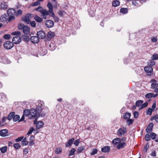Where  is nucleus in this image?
Here are the masks:
<instances>
[{
  "label": "nucleus",
  "mask_w": 158,
  "mask_h": 158,
  "mask_svg": "<svg viewBox=\"0 0 158 158\" xmlns=\"http://www.w3.org/2000/svg\"><path fill=\"white\" fill-rule=\"evenodd\" d=\"M12 35H17L13 37L12 39V41L13 43L15 44H17L21 42V39L19 36L21 35L20 32L18 31H14L12 32Z\"/></svg>",
  "instance_id": "1"
},
{
  "label": "nucleus",
  "mask_w": 158,
  "mask_h": 158,
  "mask_svg": "<svg viewBox=\"0 0 158 158\" xmlns=\"http://www.w3.org/2000/svg\"><path fill=\"white\" fill-rule=\"evenodd\" d=\"M47 6L49 9V12L50 13L49 16L53 17L55 22H59V18L58 17L55 16V14L53 11V6L52 4L50 2H48L47 4Z\"/></svg>",
  "instance_id": "2"
},
{
  "label": "nucleus",
  "mask_w": 158,
  "mask_h": 158,
  "mask_svg": "<svg viewBox=\"0 0 158 158\" xmlns=\"http://www.w3.org/2000/svg\"><path fill=\"white\" fill-rule=\"evenodd\" d=\"M30 115L32 118H34L35 119V120L34 121V123H35L36 121H37L36 119L40 116V114L37 112L36 110L33 108L31 109Z\"/></svg>",
  "instance_id": "3"
},
{
  "label": "nucleus",
  "mask_w": 158,
  "mask_h": 158,
  "mask_svg": "<svg viewBox=\"0 0 158 158\" xmlns=\"http://www.w3.org/2000/svg\"><path fill=\"white\" fill-rule=\"evenodd\" d=\"M127 128L124 127H122L119 128L117 131V134L118 135L119 137H121L127 133Z\"/></svg>",
  "instance_id": "4"
},
{
  "label": "nucleus",
  "mask_w": 158,
  "mask_h": 158,
  "mask_svg": "<svg viewBox=\"0 0 158 158\" xmlns=\"http://www.w3.org/2000/svg\"><path fill=\"white\" fill-rule=\"evenodd\" d=\"M37 106L36 108V110L37 111V112L39 114H40V115H41V116L44 117L45 116L46 113L48 112L47 111L45 112H44V111L41 113L43 108V107L40 106L39 104H37Z\"/></svg>",
  "instance_id": "5"
},
{
  "label": "nucleus",
  "mask_w": 158,
  "mask_h": 158,
  "mask_svg": "<svg viewBox=\"0 0 158 158\" xmlns=\"http://www.w3.org/2000/svg\"><path fill=\"white\" fill-rule=\"evenodd\" d=\"M144 70L147 73L148 76H151L153 75V69L151 66H146L144 67Z\"/></svg>",
  "instance_id": "6"
},
{
  "label": "nucleus",
  "mask_w": 158,
  "mask_h": 158,
  "mask_svg": "<svg viewBox=\"0 0 158 158\" xmlns=\"http://www.w3.org/2000/svg\"><path fill=\"white\" fill-rule=\"evenodd\" d=\"M14 45L11 41H7L4 44V47L7 49H11L13 47Z\"/></svg>",
  "instance_id": "7"
},
{
  "label": "nucleus",
  "mask_w": 158,
  "mask_h": 158,
  "mask_svg": "<svg viewBox=\"0 0 158 158\" xmlns=\"http://www.w3.org/2000/svg\"><path fill=\"white\" fill-rule=\"evenodd\" d=\"M31 14H27L23 18V21L25 22L27 24H29L30 23V18L31 17Z\"/></svg>",
  "instance_id": "8"
},
{
  "label": "nucleus",
  "mask_w": 158,
  "mask_h": 158,
  "mask_svg": "<svg viewBox=\"0 0 158 158\" xmlns=\"http://www.w3.org/2000/svg\"><path fill=\"white\" fill-rule=\"evenodd\" d=\"M45 24L47 27L51 28L53 27L54 24V22L52 20H48L46 21Z\"/></svg>",
  "instance_id": "9"
},
{
  "label": "nucleus",
  "mask_w": 158,
  "mask_h": 158,
  "mask_svg": "<svg viewBox=\"0 0 158 158\" xmlns=\"http://www.w3.org/2000/svg\"><path fill=\"white\" fill-rule=\"evenodd\" d=\"M37 37L39 39H43L45 37V32L42 31H40L37 33Z\"/></svg>",
  "instance_id": "10"
},
{
  "label": "nucleus",
  "mask_w": 158,
  "mask_h": 158,
  "mask_svg": "<svg viewBox=\"0 0 158 158\" xmlns=\"http://www.w3.org/2000/svg\"><path fill=\"white\" fill-rule=\"evenodd\" d=\"M153 126V124L152 123H150L148 125L146 129L147 133H150L152 131Z\"/></svg>",
  "instance_id": "11"
},
{
  "label": "nucleus",
  "mask_w": 158,
  "mask_h": 158,
  "mask_svg": "<svg viewBox=\"0 0 158 158\" xmlns=\"http://www.w3.org/2000/svg\"><path fill=\"white\" fill-rule=\"evenodd\" d=\"M47 46V47L49 50L52 51L54 50L56 48V45L54 42H51Z\"/></svg>",
  "instance_id": "12"
},
{
  "label": "nucleus",
  "mask_w": 158,
  "mask_h": 158,
  "mask_svg": "<svg viewBox=\"0 0 158 158\" xmlns=\"http://www.w3.org/2000/svg\"><path fill=\"white\" fill-rule=\"evenodd\" d=\"M151 88L154 89V91L156 93H158V83H152L151 84Z\"/></svg>",
  "instance_id": "13"
},
{
  "label": "nucleus",
  "mask_w": 158,
  "mask_h": 158,
  "mask_svg": "<svg viewBox=\"0 0 158 158\" xmlns=\"http://www.w3.org/2000/svg\"><path fill=\"white\" fill-rule=\"evenodd\" d=\"M8 16L6 14L2 15L0 18L1 21L3 23H5L8 21Z\"/></svg>",
  "instance_id": "14"
},
{
  "label": "nucleus",
  "mask_w": 158,
  "mask_h": 158,
  "mask_svg": "<svg viewBox=\"0 0 158 158\" xmlns=\"http://www.w3.org/2000/svg\"><path fill=\"white\" fill-rule=\"evenodd\" d=\"M31 42L33 43H38L39 41V39L37 36H31L30 38Z\"/></svg>",
  "instance_id": "15"
},
{
  "label": "nucleus",
  "mask_w": 158,
  "mask_h": 158,
  "mask_svg": "<svg viewBox=\"0 0 158 158\" xmlns=\"http://www.w3.org/2000/svg\"><path fill=\"white\" fill-rule=\"evenodd\" d=\"M7 15L11 16V15H15L16 13V11L15 9L12 8L9 9L7 10Z\"/></svg>",
  "instance_id": "16"
},
{
  "label": "nucleus",
  "mask_w": 158,
  "mask_h": 158,
  "mask_svg": "<svg viewBox=\"0 0 158 158\" xmlns=\"http://www.w3.org/2000/svg\"><path fill=\"white\" fill-rule=\"evenodd\" d=\"M75 139L73 138L69 139L67 141L65 144V147H69L71 146L73 142L74 141Z\"/></svg>",
  "instance_id": "17"
},
{
  "label": "nucleus",
  "mask_w": 158,
  "mask_h": 158,
  "mask_svg": "<svg viewBox=\"0 0 158 158\" xmlns=\"http://www.w3.org/2000/svg\"><path fill=\"white\" fill-rule=\"evenodd\" d=\"M0 7L2 9L5 10L7 9L8 5L7 2H2L1 3Z\"/></svg>",
  "instance_id": "18"
},
{
  "label": "nucleus",
  "mask_w": 158,
  "mask_h": 158,
  "mask_svg": "<svg viewBox=\"0 0 158 158\" xmlns=\"http://www.w3.org/2000/svg\"><path fill=\"white\" fill-rule=\"evenodd\" d=\"M30 28L28 26L25 25L23 29V32L25 34H28L30 33Z\"/></svg>",
  "instance_id": "19"
},
{
  "label": "nucleus",
  "mask_w": 158,
  "mask_h": 158,
  "mask_svg": "<svg viewBox=\"0 0 158 158\" xmlns=\"http://www.w3.org/2000/svg\"><path fill=\"white\" fill-rule=\"evenodd\" d=\"M126 144L124 142L119 143L117 146V148L118 149H120L123 148L126 146Z\"/></svg>",
  "instance_id": "20"
},
{
  "label": "nucleus",
  "mask_w": 158,
  "mask_h": 158,
  "mask_svg": "<svg viewBox=\"0 0 158 158\" xmlns=\"http://www.w3.org/2000/svg\"><path fill=\"white\" fill-rule=\"evenodd\" d=\"M110 150V146H106L101 149V151L103 152H109Z\"/></svg>",
  "instance_id": "21"
},
{
  "label": "nucleus",
  "mask_w": 158,
  "mask_h": 158,
  "mask_svg": "<svg viewBox=\"0 0 158 158\" xmlns=\"http://www.w3.org/2000/svg\"><path fill=\"white\" fill-rule=\"evenodd\" d=\"M55 35L54 32L50 31L48 33L47 36L48 38L51 39L53 38Z\"/></svg>",
  "instance_id": "22"
},
{
  "label": "nucleus",
  "mask_w": 158,
  "mask_h": 158,
  "mask_svg": "<svg viewBox=\"0 0 158 158\" xmlns=\"http://www.w3.org/2000/svg\"><path fill=\"white\" fill-rule=\"evenodd\" d=\"M41 14L43 17H44L45 16L48 15H49L50 13L49 12V10L48 11L44 9Z\"/></svg>",
  "instance_id": "23"
},
{
  "label": "nucleus",
  "mask_w": 158,
  "mask_h": 158,
  "mask_svg": "<svg viewBox=\"0 0 158 158\" xmlns=\"http://www.w3.org/2000/svg\"><path fill=\"white\" fill-rule=\"evenodd\" d=\"M8 132V130L6 129H4L0 131V135L2 136H5L6 134Z\"/></svg>",
  "instance_id": "24"
},
{
  "label": "nucleus",
  "mask_w": 158,
  "mask_h": 158,
  "mask_svg": "<svg viewBox=\"0 0 158 158\" xmlns=\"http://www.w3.org/2000/svg\"><path fill=\"white\" fill-rule=\"evenodd\" d=\"M131 116V114L130 113L126 112L124 114L123 118L124 119H127L130 118Z\"/></svg>",
  "instance_id": "25"
},
{
  "label": "nucleus",
  "mask_w": 158,
  "mask_h": 158,
  "mask_svg": "<svg viewBox=\"0 0 158 158\" xmlns=\"http://www.w3.org/2000/svg\"><path fill=\"white\" fill-rule=\"evenodd\" d=\"M44 125L43 122L41 121L38 122L36 123V127L37 129H40Z\"/></svg>",
  "instance_id": "26"
},
{
  "label": "nucleus",
  "mask_w": 158,
  "mask_h": 158,
  "mask_svg": "<svg viewBox=\"0 0 158 158\" xmlns=\"http://www.w3.org/2000/svg\"><path fill=\"white\" fill-rule=\"evenodd\" d=\"M120 5V2L117 0L113 1L112 3V6L114 7H116L119 6Z\"/></svg>",
  "instance_id": "27"
},
{
  "label": "nucleus",
  "mask_w": 158,
  "mask_h": 158,
  "mask_svg": "<svg viewBox=\"0 0 158 158\" xmlns=\"http://www.w3.org/2000/svg\"><path fill=\"white\" fill-rule=\"evenodd\" d=\"M120 142L121 139L118 138L114 139L112 141V143L115 145L117 144L118 143Z\"/></svg>",
  "instance_id": "28"
},
{
  "label": "nucleus",
  "mask_w": 158,
  "mask_h": 158,
  "mask_svg": "<svg viewBox=\"0 0 158 158\" xmlns=\"http://www.w3.org/2000/svg\"><path fill=\"white\" fill-rule=\"evenodd\" d=\"M85 146H83L78 147L77 150L78 154H79L85 150Z\"/></svg>",
  "instance_id": "29"
},
{
  "label": "nucleus",
  "mask_w": 158,
  "mask_h": 158,
  "mask_svg": "<svg viewBox=\"0 0 158 158\" xmlns=\"http://www.w3.org/2000/svg\"><path fill=\"white\" fill-rule=\"evenodd\" d=\"M34 19L36 22L39 23L42 22L43 21V19L42 18L37 15H36Z\"/></svg>",
  "instance_id": "30"
},
{
  "label": "nucleus",
  "mask_w": 158,
  "mask_h": 158,
  "mask_svg": "<svg viewBox=\"0 0 158 158\" xmlns=\"http://www.w3.org/2000/svg\"><path fill=\"white\" fill-rule=\"evenodd\" d=\"M15 114V113L13 112H12L10 113L9 114L8 117H7V119L9 120H10L12 118H13V117L14 116V115Z\"/></svg>",
  "instance_id": "31"
},
{
  "label": "nucleus",
  "mask_w": 158,
  "mask_h": 158,
  "mask_svg": "<svg viewBox=\"0 0 158 158\" xmlns=\"http://www.w3.org/2000/svg\"><path fill=\"white\" fill-rule=\"evenodd\" d=\"M30 114V110L26 109L24 110L23 114L26 116L27 117Z\"/></svg>",
  "instance_id": "32"
},
{
  "label": "nucleus",
  "mask_w": 158,
  "mask_h": 158,
  "mask_svg": "<svg viewBox=\"0 0 158 158\" xmlns=\"http://www.w3.org/2000/svg\"><path fill=\"white\" fill-rule=\"evenodd\" d=\"M143 102V101L141 100H138L136 102L135 105L137 107H139V106H141Z\"/></svg>",
  "instance_id": "33"
},
{
  "label": "nucleus",
  "mask_w": 158,
  "mask_h": 158,
  "mask_svg": "<svg viewBox=\"0 0 158 158\" xmlns=\"http://www.w3.org/2000/svg\"><path fill=\"white\" fill-rule=\"evenodd\" d=\"M23 140L22 141V146H26L28 144V142L27 141H26V137L23 139Z\"/></svg>",
  "instance_id": "34"
},
{
  "label": "nucleus",
  "mask_w": 158,
  "mask_h": 158,
  "mask_svg": "<svg viewBox=\"0 0 158 158\" xmlns=\"http://www.w3.org/2000/svg\"><path fill=\"white\" fill-rule=\"evenodd\" d=\"M20 116L19 115H16L14 116L13 119L14 122H15L19 119Z\"/></svg>",
  "instance_id": "35"
},
{
  "label": "nucleus",
  "mask_w": 158,
  "mask_h": 158,
  "mask_svg": "<svg viewBox=\"0 0 158 158\" xmlns=\"http://www.w3.org/2000/svg\"><path fill=\"white\" fill-rule=\"evenodd\" d=\"M7 147L6 146L0 148V150L1 151V152L2 153H5L7 151Z\"/></svg>",
  "instance_id": "36"
},
{
  "label": "nucleus",
  "mask_w": 158,
  "mask_h": 158,
  "mask_svg": "<svg viewBox=\"0 0 158 158\" xmlns=\"http://www.w3.org/2000/svg\"><path fill=\"white\" fill-rule=\"evenodd\" d=\"M120 12L122 13L125 14L128 12V9L126 8H121L120 10Z\"/></svg>",
  "instance_id": "37"
},
{
  "label": "nucleus",
  "mask_w": 158,
  "mask_h": 158,
  "mask_svg": "<svg viewBox=\"0 0 158 158\" xmlns=\"http://www.w3.org/2000/svg\"><path fill=\"white\" fill-rule=\"evenodd\" d=\"M76 151V149L74 148H72L70 151L69 152V155L70 156H72L74 155Z\"/></svg>",
  "instance_id": "38"
},
{
  "label": "nucleus",
  "mask_w": 158,
  "mask_h": 158,
  "mask_svg": "<svg viewBox=\"0 0 158 158\" xmlns=\"http://www.w3.org/2000/svg\"><path fill=\"white\" fill-rule=\"evenodd\" d=\"M155 119L157 123H158V114L154 116L151 118V120L152 121Z\"/></svg>",
  "instance_id": "39"
},
{
  "label": "nucleus",
  "mask_w": 158,
  "mask_h": 158,
  "mask_svg": "<svg viewBox=\"0 0 158 158\" xmlns=\"http://www.w3.org/2000/svg\"><path fill=\"white\" fill-rule=\"evenodd\" d=\"M154 94L153 93H150L146 94L145 97L146 98H150L153 97Z\"/></svg>",
  "instance_id": "40"
},
{
  "label": "nucleus",
  "mask_w": 158,
  "mask_h": 158,
  "mask_svg": "<svg viewBox=\"0 0 158 158\" xmlns=\"http://www.w3.org/2000/svg\"><path fill=\"white\" fill-rule=\"evenodd\" d=\"M126 123L129 126L130 125L132 124L134 121V120L131 119H127Z\"/></svg>",
  "instance_id": "41"
},
{
  "label": "nucleus",
  "mask_w": 158,
  "mask_h": 158,
  "mask_svg": "<svg viewBox=\"0 0 158 158\" xmlns=\"http://www.w3.org/2000/svg\"><path fill=\"white\" fill-rule=\"evenodd\" d=\"M14 15H11V16L8 15V22H10V21L14 20L15 19V18Z\"/></svg>",
  "instance_id": "42"
},
{
  "label": "nucleus",
  "mask_w": 158,
  "mask_h": 158,
  "mask_svg": "<svg viewBox=\"0 0 158 158\" xmlns=\"http://www.w3.org/2000/svg\"><path fill=\"white\" fill-rule=\"evenodd\" d=\"M14 147L15 149H18L20 148L21 146L18 143H15L14 144Z\"/></svg>",
  "instance_id": "43"
},
{
  "label": "nucleus",
  "mask_w": 158,
  "mask_h": 158,
  "mask_svg": "<svg viewBox=\"0 0 158 158\" xmlns=\"http://www.w3.org/2000/svg\"><path fill=\"white\" fill-rule=\"evenodd\" d=\"M148 105V103L147 102H145L143 104H142L141 106L139 108V110H140L143 108L146 107Z\"/></svg>",
  "instance_id": "44"
},
{
  "label": "nucleus",
  "mask_w": 158,
  "mask_h": 158,
  "mask_svg": "<svg viewBox=\"0 0 158 158\" xmlns=\"http://www.w3.org/2000/svg\"><path fill=\"white\" fill-rule=\"evenodd\" d=\"M62 149L61 148H58L56 149L55 151V153L56 154H59L61 152Z\"/></svg>",
  "instance_id": "45"
},
{
  "label": "nucleus",
  "mask_w": 158,
  "mask_h": 158,
  "mask_svg": "<svg viewBox=\"0 0 158 158\" xmlns=\"http://www.w3.org/2000/svg\"><path fill=\"white\" fill-rule=\"evenodd\" d=\"M151 137L153 139H155L156 136V135L154 133H151L150 134Z\"/></svg>",
  "instance_id": "46"
},
{
  "label": "nucleus",
  "mask_w": 158,
  "mask_h": 158,
  "mask_svg": "<svg viewBox=\"0 0 158 158\" xmlns=\"http://www.w3.org/2000/svg\"><path fill=\"white\" fill-rule=\"evenodd\" d=\"M98 151L96 148H94L93 149V151L91 153V155H94L97 153Z\"/></svg>",
  "instance_id": "47"
},
{
  "label": "nucleus",
  "mask_w": 158,
  "mask_h": 158,
  "mask_svg": "<svg viewBox=\"0 0 158 158\" xmlns=\"http://www.w3.org/2000/svg\"><path fill=\"white\" fill-rule=\"evenodd\" d=\"M35 9L36 10L40 12L41 13L44 9L42 7L39 6L37 8Z\"/></svg>",
  "instance_id": "48"
},
{
  "label": "nucleus",
  "mask_w": 158,
  "mask_h": 158,
  "mask_svg": "<svg viewBox=\"0 0 158 158\" xmlns=\"http://www.w3.org/2000/svg\"><path fill=\"white\" fill-rule=\"evenodd\" d=\"M23 39L25 41L28 42L30 40V38L28 36H24L23 37Z\"/></svg>",
  "instance_id": "49"
},
{
  "label": "nucleus",
  "mask_w": 158,
  "mask_h": 158,
  "mask_svg": "<svg viewBox=\"0 0 158 158\" xmlns=\"http://www.w3.org/2000/svg\"><path fill=\"white\" fill-rule=\"evenodd\" d=\"M34 130V128L33 127H31L29 131H28L27 134V135H29L31 134L32 132Z\"/></svg>",
  "instance_id": "50"
},
{
  "label": "nucleus",
  "mask_w": 158,
  "mask_h": 158,
  "mask_svg": "<svg viewBox=\"0 0 158 158\" xmlns=\"http://www.w3.org/2000/svg\"><path fill=\"white\" fill-rule=\"evenodd\" d=\"M10 35L9 34H5L3 36V38L6 40H8L10 37Z\"/></svg>",
  "instance_id": "51"
},
{
  "label": "nucleus",
  "mask_w": 158,
  "mask_h": 158,
  "mask_svg": "<svg viewBox=\"0 0 158 158\" xmlns=\"http://www.w3.org/2000/svg\"><path fill=\"white\" fill-rule=\"evenodd\" d=\"M152 59L153 60L158 59V55L157 54L153 55L152 57Z\"/></svg>",
  "instance_id": "52"
},
{
  "label": "nucleus",
  "mask_w": 158,
  "mask_h": 158,
  "mask_svg": "<svg viewBox=\"0 0 158 158\" xmlns=\"http://www.w3.org/2000/svg\"><path fill=\"white\" fill-rule=\"evenodd\" d=\"M80 143V140L79 139L76 140L74 143V144L76 146H77Z\"/></svg>",
  "instance_id": "53"
},
{
  "label": "nucleus",
  "mask_w": 158,
  "mask_h": 158,
  "mask_svg": "<svg viewBox=\"0 0 158 158\" xmlns=\"http://www.w3.org/2000/svg\"><path fill=\"white\" fill-rule=\"evenodd\" d=\"M150 136L148 134H146L145 136V139L147 141H149L150 140Z\"/></svg>",
  "instance_id": "54"
},
{
  "label": "nucleus",
  "mask_w": 158,
  "mask_h": 158,
  "mask_svg": "<svg viewBox=\"0 0 158 158\" xmlns=\"http://www.w3.org/2000/svg\"><path fill=\"white\" fill-rule=\"evenodd\" d=\"M153 110H152L151 108H149L148 109V111L147 112V114H149V115H151L152 114V111Z\"/></svg>",
  "instance_id": "55"
},
{
  "label": "nucleus",
  "mask_w": 158,
  "mask_h": 158,
  "mask_svg": "<svg viewBox=\"0 0 158 158\" xmlns=\"http://www.w3.org/2000/svg\"><path fill=\"white\" fill-rule=\"evenodd\" d=\"M132 4L133 6H136V7L139 6L138 5V3L136 2L135 0L133 1L132 2Z\"/></svg>",
  "instance_id": "56"
},
{
  "label": "nucleus",
  "mask_w": 158,
  "mask_h": 158,
  "mask_svg": "<svg viewBox=\"0 0 158 158\" xmlns=\"http://www.w3.org/2000/svg\"><path fill=\"white\" fill-rule=\"evenodd\" d=\"M37 104H39L41 106L43 107L44 105V103L41 100H38L37 102Z\"/></svg>",
  "instance_id": "57"
},
{
  "label": "nucleus",
  "mask_w": 158,
  "mask_h": 158,
  "mask_svg": "<svg viewBox=\"0 0 158 158\" xmlns=\"http://www.w3.org/2000/svg\"><path fill=\"white\" fill-rule=\"evenodd\" d=\"M22 11L20 9L18 10L16 12L17 15H20L22 14Z\"/></svg>",
  "instance_id": "58"
},
{
  "label": "nucleus",
  "mask_w": 158,
  "mask_h": 158,
  "mask_svg": "<svg viewBox=\"0 0 158 158\" xmlns=\"http://www.w3.org/2000/svg\"><path fill=\"white\" fill-rule=\"evenodd\" d=\"M25 26V25H24L23 24H19L18 26V28L19 30H21V29L23 30V27H24Z\"/></svg>",
  "instance_id": "59"
},
{
  "label": "nucleus",
  "mask_w": 158,
  "mask_h": 158,
  "mask_svg": "<svg viewBox=\"0 0 158 158\" xmlns=\"http://www.w3.org/2000/svg\"><path fill=\"white\" fill-rule=\"evenodd\" d=\"M30 24H31V26L32 27H35L36 26V23L35 21H32L31 22H30Z\"/></svg>",
  "instance_id": "60"
},
{
  "label": "nucleus",
  "mask_w": 158,
  "mask_h": 158,
  "mask_svg": "<svg viewBox=\"0 0 158 158\" xmlns=\"http://www.w3.org/2000/svg\"><path fill=\"white\" fill-rule=\"evenodd\" d=\"M40 1H37L36 2H34L32 3V6H37L39 5H40Z\"/></svg>",
  "instance_id": "61"
},
{
  "label": "nucleus",
  "mask_w": 158,
  "mask_h": 158,
  "mask_svg": "<svg viewBox=\"0 0 158 158\" xmlns=\"http://www.w3.org/2000/svg\"><path fill=\"white\" fill-rule=\"evenodd\" d=\"M23 138V136L19 137L16 139L15 141L16 142H19L21 141Z\"/></svg>",
  "instance_id": "62"
},
{
  "label": "nucleus",
  "mask_w": 158,
  "mask_h": 158,
  "mask_svg": "<svg viewBox=\"0 0 158 158\" xmlns=\"http://www.w3.org/2000/svg\"><path fill=\"white\" fill-rule=\"evenodd\" d=\"M139 115V113L138 112L135 111L134 113V116L135 118H137Z\"/></svg>",
  "instance_id": "63"
},
{
  "label": "nucleus",
  "mask_w": 158,
  "mask_h": 158,
  "mask_svg": "<svg viewBox=\"0 0 158 158\" xmlns=\"http://www.w3.org/2000/svg\"><path fill=\"white\" fill-rule=\"evenodd\" d=\"M151 40L153 42H156L157 40V38L156 37H153L152 38Z\"/></svg>",
  "instance_id": "64"
}]
</instances>
